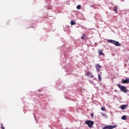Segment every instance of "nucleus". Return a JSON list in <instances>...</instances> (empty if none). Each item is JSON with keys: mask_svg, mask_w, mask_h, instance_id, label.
Instances as JSON below:
<instances>
[{"mask_svg": "<svg viewBox=\"0 0 129 129\" xmlns=\"http://www.w3.org/2000/svg\"><path fill=\"white\" fill-rule=\"evenodd\" d=\"M117 86L120 89L121 91L124 92V93H126V92L128 91V90H127V89H126V87H125L124 86H122L118 84L117 85Z\"/></svg>", "mask_w": 129, "mask_h": 129, "instance_id": "f257e3e1", "label": "nucleus"}, {"mask_svg": "<svg viewBox=\"0 0 129 129\" xmlns=\"http://www.w3.org/2000/svg\"><path fill=\"white\" fill-rule=\"evenodd\" d=\"M107 42H108V43H111V44H113L114 45H115V46H117V47H119V46H120V43H119L118 41H116L115 40L108 39L107 40Z\"/></svg>", "mask_w": 129, "mask_h": 129, "instance_id": "f03ea898", "label": "nucleus"}, {"mask_svg": "<svg viewBox=\"0 0 129 129\" xmlns=\"http://www.w3.org/2000/svg\"><path fill=\"white\" fill-rule=\"evenodd\" d=\"M86 124H88L89 127H91L93 124H94V122L91 120H86L85 121Z\"/></svg>", "mask_w": 129, "mask_h": 129, "instance_id": "7ed1b4c3", "label": "nucleus"}, {"mask_svg": "<svg viewBox=\"0 0 129 129\" xmlns=\"http://www.w3.org/2000/svg\"><path fill=\"white\" fill-rule=\"evenodd\" d=\"M117 127V125H109L104 126V127H103V129H113V128H115V127Z\"/></svg>", "mask_w": 129, "mask_h": 129, "instance_id": "20e7f679", "label": "nucleus"}, {"mask_svg": "<svg viewBox=\"0 0 129 129\" xmlns=\"http://www.w3.org/2000/svg\"><path fill=\"white\" fill-rule=\"evenodd\" d=\"M95 67H96V69L97 70V72L98 73H99V70H100V69H101V66H100V64H99V63H97L95 65Z\"/></svg>", "mask_w": 129, "mask_h": 129, "instance_id": "39448f33", "label": "nucleus"}, {"mask_svg": "<svg viewBox=\"0 0 129 129\" xmlns=\"http://www.w3.org/2000/svg\"><path fill=\"white\" fill-rule=\"evenodd\" d=\"M86 76H88L89 78H93L94 76L90 73V72H88L86 73Z\"/></svg>", "mask_w": 129, "mask_h": 129, "instance_id": "423d86ee", "label": "nucleus"}, {"mask_svg": "<svg viewBox=\"0 0 129 129\" xmlns=\"http://www.w3.org/2000/svg\"><path fill=\"white\" fill-rule=\"evenodd\" d=\"M122 83L127 84L129 83V78L121 81Z\"/></svg>", "mask_w": 129, "mask_h": 129, "instance_id": "0eeeda50", "label": "nucleus"}, {"mask_svg": "<svg viewBox=\"0 0 129 129\" xmlns=\"http://www.w3.org/2000/svg\"><path fill=\"white\" fill-rule=\"evenodd\" d=\"M98 53L101 55V56H104V54L103 53L102 50L101 49H99L98 50Z\"/></svg>", "mask_w": 129, "mask_h": 129, "instance_id": "6e6552de", "label": "nucleus"}, {"mask_svg": "<svg viewBox=\"0 0 129 129\" xmlns=\"http://www.w3.org/2000/svg\"><path fill=\"white\" fill-rule=\"evenodd\" d=\"M126 108V105H122L121 106H120V108H121L122 110H124V109H125Z\"/></svg>", "mask_w": 129, "mask_h": 129, "instance_id": "1a4fd4ad", "label": "nucleus"}, {"mask_svg": "<svg viewBox=\"0 0 129 129\" xmlns=\"http://www.w3.org/2000/svg\"><path fill=\"white\" fill-rule=\"evenodd\" d=\"M71 23V25L72 26H74V25H75L76 24V22H75V21H73V20H72L70 22Z\"/></svg>", "mask_w": 129, "mask_h": 129, "instance_id": "9d476101", "label": "nucleus"}, {"mask_svg": "<svg viewBox=\"0 0 129 129\" xmlns=\"http://www.w3.org/2000/svg\"><path fill=\"white\" fill-rule=\"evenodd\" d=\"M113 11H114V12L115 13H117V6L114 7Z\"/></svg>", "mask_w": 129, "mask_h": 129, "instance_id": "9b49d317", "label": "nucleus"}, {"mask_svg": "<svg viewBox=\"0 0 129 129\" xmlns=\"http://www.w3.org/2000/svg\"><path fill=\"white\" fill-rule=\"evenodd\" d=\"M98 80L99 81H101V76H100V75L98 74Z\"/></svg>", "mask_w": 129, "mask_h": 129, "instance_id": "f8f14e48", "label": "nucleus"}, {"mask_svg": "<svg viewBox=\"0 0 129 129\" xmlns=\"http://www.w3.org/2000/svg\"><path fill=\"white\" fill-rule=\"evenodd\" d=\"M122 119H123L124 120H125V119H126V116L125 115H123L121 117Z\"/></svg>", "mask_w": 129, "mask_h": 129, "instance_id": "ddd939ff", "label": "nucleus"}, {"mask_svg": "<svg viewBox=\"0 0 129 129\" xmlns=\"http://www.w3.org/2000/svg\"><path fill=\"white\" fill-rule=\"evenodd\" d=\"M83 36L81 37V39L82 40L84 39V37H85V36H86V34H85V33H83Z\"/></svg>", "mask_w": 129, "mask_h": 129, "instance_id": "4468645a", "label": "nucleus"}, {"mask_svg": "<svg viewBox=\"0 0 129 129\" xmlns=\"http://www.w3.org/2000/svg\"><path fill=\"white\" fill-rule=\"evenodd\" d=\"M77 9L78 10H80V9H81V5H78L77 7Z\"/></svg>", "mask_w": 129, "mask_h": 129, "instance_id": "2eb2a0df", "label": "nucleus"}, {"mask_svg": "<svg viewBox=\"0 0 129 129\" xmlns=\"http://www.w3.org/2000/svg\"><path fill=\"white\" fill-rule=\"evenodd\" d=\"M101 110H102V111H105V107H102L101 108Z\"/></svg>", "mask_w": 129, "mask_h": 129, "instance_id": "dca6fc26", "label": "nucleus"}, {"mask_svg": "<svg viewBox=\"0 0 129 129\" xmlns=\"http://www.w3.org/2000/svg\"><path fill=\"white\" fill-rule=\"evenodd\" d=\"M87 38H86V37H84V40H85V41H86V39H87Z\"/></svg>", "mask_w": 129, "mask_h": 129, "instance_id": "f3484780", "label": "nucleus"}, {"mask_svg": "<svg viewBox=\"0 0 129 129\" xmlns=\"http://www.w3.org/2000/svg\"><path fill=\"white\" fill-rule=\"evenodd\" d=\"M91 116L92 117H93V113H91Z\"/></svg>", "mask_w": 129, "mask_h": 129, "instance_id": "a211bd4d", "label": "nucleus"}, {"mask_svg": "<svg viewBox=\"0 0 129 129\" xmlns=\"http://www.w3.org/2000/svg\"><path fill=\"white\" fill-rule=\"evenodd\" d=\"M1 127H2V129H5V127H4L3 126Z\"/></svg>", "mask_w": 129, "mask_h": 129, "instance_id": "6ab92c4d", "label": "nucleus"}, {"mask_svg": "<svg viewBox=\"0 0 129 129\" xmlns=\"http://www.w3.org/2000/svg\"><path fill=\"white\" fill-rule=\"evenodd\" d=\"M102 115L104 116V114L102 113Z\"/></svg>", "mask_w": 129, "mask_h": 129, "instance_id": "aec40b11", "label": "nucleus"}, {"mask_svg": "<svg viewBox=\"0 0 129 129\" xmlns=\"http://www.w3.org/2000/svg\"><path fill=\"white\" fill-rule=\"evenodd\" d=\"M1 126H3V123H1Z\"/></svg>", "mask_w": 129, "mask_h": 129, "instance_id": "412c9836", "label": "nucleus"}, {"mask_svg": "<svg viewBox=\"0 0 129 129\" xmlns=\"http://www.w3.org/2000/svg\"><path fill=\"white\" fill-rule=\"evenodd\" d=\"M115 91L116 92L117 91H116V90H115Z\"/></svg>", "mask_w": 129, "mask_h": 129, "instance_id": "4be33fe9", "label": "nucleus"}]
</instances>
